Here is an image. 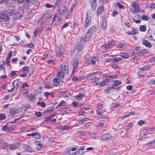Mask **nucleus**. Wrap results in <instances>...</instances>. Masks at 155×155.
I'll return each mask as SVG.
<instances>
[{
  "label": "nucleus",
  "mask_w": 155,
  "mask_h": 155,
  "mask_svg": "<svg viewBox=\"0 0 155 155\" xmlns=\"http://www.w3.org/2000/svg\"><path fill=\"white\" fill-rule=\"evenodd\" d=\"M96 28L95 26H91L87 30L85 36L83 37L86 39V40L89 41L95 32Z\"/></svg>",
  "instance_id": "obj_1"
},
{
  "label": "nucleus",
  "mask_w": 155,
  "mask_h": 155,
  "mask_svg": "<svg viewBox=\"0 0 155 155\" xmlns=\"http://www.w3.org/2000/svg\"><path fill=\"white\" fill-rule=\"evenodd\" d=\"M88 41L86 40V39L83 37H80L78 41V44L76 47L77 50L79 51H81L83 49L84 43Z\"/></svg>",
  "instance_id": "obj_2"
},
{
  "label": "nucleus",
  "mask_w": 155,
  "mask_h": 155,
  "mask_svg": "<svg viewBox=\"0 0 155 155\" xmlns=\"http://www.w3.org/2000/svg\"><path fill=\"white\" fill-rule=\"evenodd\" d=\"M58 70L64 72L66 74H68L69 71L68 64L66 63H63L58 66Z\"/></svg>",
  "instance_id": "obj_3"
},
{
  "label": "nucleus",
  "mask_w": 155,
  "mask_h": 155,
  "mask_svg": "<svg viewBox=\"0 0 155 155\" xmlns=\"http://www.w3.org/2000/svg\"><path fill=\"white\" fill-rule=\"evenodd\" d=\"M92 21L91 15L88 12L86 14V17L85 21L84 22V26L86 28L88 27L91 25Z\"/></svg>",
  "instance_id": "obj_4"
},
{
  "label": "nucleus",
  "mask_w": 155,
  "mask_h": 155,
  "mask_svg": "<svg viewBox=\"0 0 155 155\" xmlns=\"http://www.w3.org/2000/svg\"><path fill=\"white\" fill-rule=\"evenodd\" d=\"M5 14L6 13L4 12L0 11V21L6 22L9 20V18Z\"/></svg>",
  "instance_id": "obj_5"
},
{
  "label": "nucleus",
  "mask_w": 155,
  "mask_h": 155,
  "mask_svg": "<svg viewBox=\"0 0 155 155\" xmlns=\"http://www.w3.org/2000/svg\"><path fill=\"white\" fill-rule=\"evenodd\" d=\"M20 84V81L19 80L16 79L14 81L12 84L13 85V87L11 88L10 90H7V91L9 92H12L15 89L17 90L18 88L19 87V85Z\"/></svg>",
  "instance_id": "obj_6"
},
{
  "label": "nucleus",
  "mask_w": 155,
  "mask_h": 155,
  "mask_svg": "<svg viewBox=\"0 0 155 155\" xmlns=\"http://www.w3.org/2000/svg\"><path fill=\"white\" fill-rule=\"evenodd\" d=\"M132 8H131V12L133 13L139 12L140 10L139 5L136 2H134L132 4Z\"/></svg>",
  "instance_id": "obj_7"
},
{
  "label": "nucleus",
  "mask_w": 155,
  "mask_h": 155,
  "mask_svg": "<svg viewBox=\"0 0 155 155\" xmlns=\"http://www.w3.org/2000/svg\"><path fill=\"white\" fill-rule=\"evenodd\" d=\"M115 44V42L113 41H111L106 44H104L102 45L101 46V48L105 49H108L110 48H111Z\"/></svg>",
  "instance_id": "obj_8"
},
{
  "label": "nucleus",
  "mask_w": 155,
  "mask_h": 155,
  "mask_svg": "<svg viewBox=\"0 0 155 155\" xmlns=\"http://www.w3.org/2000/svg\"><path fill=\"white\" fill-rule=\"evenodd\" d=\"M97 61V59L96 58L92 56L89 57L87 59V62L89 64H94Z\"/></svg>",
  "instance_id": "obj_9"
},
{
  "label": "nucleus",
  "mask_w": 155,
  "mask_h": 155,
  "mask_svg": "<svg viewBox=\"0 0 155 155\" xmlns=\"http://www.w3.org/2000/svg\"><path fill=\"white\" fill-rule=\"evenodd\" d=\"M78 59H75L74 60L73 64V70L72 73V75L74 73V71L78 68Z\"/></svg>",
  "instance_id": "obj_10"
},
{
  "label": "nucleus",
  "mask_w": 155,
  "mask_h": 155,
  "mask_svg": "<svg viewBox=\"0 0 155 155\" xmlns=\"http://www.w3.org/2000/svg\"><path fill=\"white\" fill-rule=\"evenodd\" d=\"M64 72L58 70L56 75L59 78V79H62L64 78Z\"/></svg>",
  "instance_id": "obj_11"
},
{
  "label": "nucleus",
  "mask_w": 155,
  "mask_h": 155,
  "mask_svg": "<svg viewBox=\"0 0 155 155\" xmlns=\"http://www.w3.org/2000/svg\"><path fill=\"white\" fill-rule=\"evenodd\" d=\"M104 5H101L99 6L97 9V16L101 14L104 11Z\"/></svg>",
  "instance_id": "obj_12"
},
{
  "label": "nucleus",
  "mask_w": 155,
  "mask_h": 155,
  "mask_svg": "<svg viewBox=\"0 0 155 155\" xmlns=\"http://www.w3.org/2000/svg\"><path fill=\"white\" fill-rule=\"evenodd\" d=\"M36 94L33 93H30L28 96V100L30 101H33L35 99Z\"/></svg>",
  "instance_id": "obj_13"
},
{
  "label": "nucleus",
  "mask_w": 155,
  "mask_h": 155,
  "mask_svg": "<svg viewBox=\"0 0 155 155\" xmlns=\"http://www.w3.org/2000/svg\"><path fill=\"white\" fill-rule=\"evenodd\" d=\"M142 43L146 47L149 48H150L152 46L151 44L147 40H142Z\"/></svg>",
  "instance_id": "obj_14"
},
{
  "label": "nucleus",
  "mask_w": 155,
  "mask_h": 155,
  "mask_svg": "<svg viewBox=\"0 0 155 155\" xmlns=\"http://www.w3.org/2000/svg\"><path fill=\"white\" fill-rule=\"evenodd\" d=\"M138 30L137 28H133V31H128L127 32V34L130 35H136L138 33Z\"/></svg>",
  "instance_id": "obj_15"
},
{
  "label": "nucleus",
  "mask_w": 155,
  "mask_h": 155,
  "mask_svg": "<svg viewBox=\"0 0 155 155\" xmlns=\"http://www.w3.org/2000/svg\"><path fill=\"white\" fill-rule=\"evenodd\" d=\"M151 131H155V127H152L150 128L148 130H146L144 131V134L147 135V134L150 133Z\"/></svg>",
  "instance_id": "obj_16"
},
{
  "label": "nucleus",
  "mask_w": 155,
  "mask_h": 155,
  "mask_svg": "<svg viewBox=\"0 0 155 155\" xmlns=\"http://www.w3.org/2000/svg\"><path fill=\"white\" fill-rule=\"evenodd\" d=\"M7 12L8 13H7L6 12V14L8 15H15L16 13V12H15V10L14 9L8 10Z\"/></svg>",
  "instance_id": "obj_17"
},
{
  "label": "nucleus",
  "mask_w": 155,
  "mask_h": 155,
  "mask_svg": "<svg viewBox=\"0 0 155 155\" xmlns=\"http://www.w3.org/2000/svg\"><path fill=\"white\" fill-rule=\"evenodd\" d=\"M23 148L25 151H27L28 152H31L32 150L31 147L28 145L24 144L23 146Z\"/></svg>",
  "instance_id": "obj_18"
},
{
  "label": "nucleus",
  "mask_w": 155,
  "mask_h": 155,
  "mask_svg": "<svg viewBox=\"0 0 155 155\" xmlns=\"http://www.w3.org/2000/svg\"><path fill=\"white\" fill-rule=\"evenodd\" d=\"M46 19L45 16H42L38 20V22L39 24L41 25L43 24L46 21Z\"/></svg>",
  "instance_id": "obj_19"
},
{
  "label": "nucleus",
  "mask_w": 155,
  "mask_h": 155,
  "mask_svg": "<svg viewBox=\"0 0 155 155\" xmlns=\"http://www.w3.org/2000/svg\"><path fill=\"white\" fill-rule=\"evenodd\" d=\"M102 140H107L110 138L111 137L108 134H105L101 137Z\"/></svg>",
  "instance_id": "obj_20"
},
{
  "label": "nucleus",
  "mask_w": 155,
  "mask_h": 155,
  "mask_svg": "<svg viewBox=\"0 0 155 155\" xmlns=\"http://www.w3.org/2000/svg\"><path fill=\"white\" fill-rule=\"evenodd\" d=\"M64 18L65 19H68L69 18V17L71 16V14L70 13V12L68 10L66 11L64 13Z\"/></svg>",
  "instance_id": "obj_21"
},
{
  "label": "nucleus",
  "mask_w": 155,
  "mask_h": 155,
  "mask_svg": "<svg viewBox=\"0 0 155 155\" xmlns=\"http://www.w3.org/2000/svg\"><path fill=\"white\" fill-rule=\"evenodd\" d=\"M127 46L126 44H123L121 43H120L117 44V48H122L125 49L126 48Z\"/></svg>",
  "instance_id": "obj_22"
},
{
  "label": "nucleus",
  "mask_w": 155,
  "mask_h": 155,
  "mask_svg": "<svg viewBox=\"0 0 155 155\" xmlns=\"http://www.w3.org/2000/svg\"><path fill=\"white\" fill-rule=\"evenodd\" d=\"M83 79V78H82V76H79L77 77H73L72 79V80L73 81H80Z\"/></svg>",
  "instance_id": "obj_23"
},
{
  "label": "nucleus",
  "mask_w": 155,
  "mask_h": 155,
  "mask_svg": "<svg viewBox=\"0 0 155 155\" xmlns=\"http://www.w3.org/2000/svg\"><path fill=\"white\" fill-rule=\"evenodd\" d=\"M59 79L57 78H54L53 80V83L55 86H58L59 84Z\"/></svg>",
  "instance_id": "obj_24"
},
{
  "label": "nucleus",
  "mask_w": 155,
  "mask_h": 155,
  "mask_svg": "<svg viewBox=\"0 0 155 155\" xmlns=\"http://www.w3.org/2000/svg\"><path fill=\"white\" fill-rule=\"evenodd\" d=\"M70 126H68L67 125H64L61 127H59V130L63 131L65 130H68L71 128Z\"/></svg>",
  "instance_id": "obj_25"
},
{
  "label": "nucleus",
  "mask_w": 155,
  "mask_h": 155,
  "mask_svg": "<svg viewBox=\"0 0 155 155\" xmlns=\"http://www.w3.org/2000/svg\"><path fill=\"white\" fill-rule=\"evenodd\" d=\"M120 55L125 58H127L129 57V55L127 53L125 52H122L120 53Z\"/></svg>",
  "instance_id": "obj_26"
},
{
  "label": "nucleus",
  "mask_w": 155,
  "mask_h": 155,
  "mask_svg": "<svg viewBox=\"0 0 155 155\" xmlns=\"http://www.w3.org/2000/svg\"><path fill=\"white\" fill-rule=\"evenodd\" d=\"M84 97V95L81 93H79L78 95L76 96L77 99L78 100L82 99Z\"/></svg>",
  "instance_id": "obj_27"
},
{
  "label": "nucleus",
  "mask_w": 155,
  "mask_h": 155,
  "mask_svg": "<svg viewBox=\"0 0 155 155\" xmlns=\"http://www.w3.org/2000/svg\"><path fill=\"white\" fill-rule=\"evenodd\" d=\"M64 53V49L62 48L61 47L59 48L58 51V54L59 55H61Z\"/></svg>",
  "instance_id": "obj_28"
},
{
  "label": "nucleus",
  "mask_w": 155,
  "mask_h": 155,
  "mask_svg": "<svg viewBox=\"0 0 155 155\" xmlns=\"http://www.w3.org/2000/svg\"><path fill=\"white\" fill-rule=\"evenodd\" d=\"M6 118V114L4 113L0 114V121L5 119Z\"/></svg>",
  "instance_id": "obj_29"
},
{
  "label": "nucleus",
  "mask_w": 155,
  "mask_h": 155,
  "mask_svg": "<svg viewBox=\"0 0 155 155\" xmlns=\"http://www.w3.org/2000/svg\"><path fill=\"white\" fill-rule=\"evenodd\" d=\"M91 7L92 10L94 11L95 10L97 7V3H91Z\"/></svg>",
  "instance_id": "obj_30"
},
{
  "label": "nucleus",
  "mask_w": 155,
  "mask_h": 155,
  "mask_svg": "<svg viewBox=\"0 0 155 155\" xmlns=\"http://www.w3.org/2000/svg\"><path fill=\"white\" fill-rule=\"evenodd\" d=\"M37 104L38 105L41 106L42 107H45L46 106L45 103L43 101H41V103L39 102H38L37 103Z\"/></svg>",
  "instance_id": "obj_31"
},
{
  "label": "nucleus",
  "mask_w": 155,
  "mask_h": 155,
  "mask_svg": "<svg viewBox=\"0 0 155 155\" xmlns=\"http://www.w3.org/2000/svg\"><path fill=\"white\" fill-rule=\"evenodd\" d=\"M9 148L11 149H15L18 147L15 144L10 145L9 146Z\"/></svg>",
  "instance_id": "obj_32"
},
{
  "label": "nucleus",
  "mask_w": 155,
  "mask_h": 155,
  "mask_svg": "<svg viewBox=\"0 0 155 155\" xmlns=\"http://www.w3.org/2000/svg\"><path fill=\"white\" fill-rule=\"evenodd\" d=\"M140 17L141 18L140 19L146 21H147L149 19L148 17L146 15H143L141 16H140Z\"/></svg>",
  "instance_id": "obj_33"
},
{
  "label": "nucleus",
  "mask_w": 155,
  "mask_h": 155,
  "mask_svg": "<svg viewBox=\"0 0 155 155\" xmlns=\"http://www.w3.org/2000/svg\"><path fill=\"white\" fill-rule=\"evenodd\" d=\"M28 67L27 66H25L23 67L20 70V71L21 72H24L27 71H28Z\"/></svg>",
  "instance_id": "obj_34"
},
{
  "label": "nucleus",
  "mask_w": 155,
  "mask_h": 155,
  "mask_svg": "<svg viewBox=\"0 0 155 155\" xmlns=\"http://www.w3.org/2000/svg\"><path fill=\"white\" fill-rule=\"evenodd\" d=\"M154 145L155 146V139L154 140H153L148 143L147 144H145V145H146L147 147V146L148 145Z\"/></svg>",
  "instance_id": "obj_35"
},
{
  "label": "nucleus",
  "mask_w": 155,
  "mask_h": 155,
  "mask_svg": "<svg viewBox=\"0 0 155 155\" xmlns=\"http://www.w3.org/2000/svg\"><path fill=\"white\" fill-rule=\"evenodd\" d=\"M139 30L140 31L144 32L146 30V26L144 25H141L140 26Z\"/></svg>",
  "instance_id": "obj_36"
},
{
  "label": "nucleus",
  "mask_w": 155,
  "mask_h": 155,
  "mask_svg": "<svg viewBox=\"0 0 155 155\" xmlns=\"http://www.w3.org/2000/svg\"><path fill=\"white\" fill-rule=\"evenodd\" d=\"M150 66H144L143 68H140V70H142L143 71H146L150 69Z\"/></svg>",
  "instance_id": "obj_37"
},
{
  "label": "nucleus",
  "mask_w": 155,
  "mask_h": 155,
  "mask_svg": "<svg viewBox=\"0 0 155 155\" xmlns=\"http://www.w3.org/2000/svg\"><path fill=\"white\" fill-rule=\"evenodd\" d=\"M111 87H112V88L115 89L116 90H118L120 88V86L118 87H117V86L115 84H114L112 85Z\"/></svg>",
  "instance_id": "obj_38"
},
{
  "label": "nucleus",
  "mask_w": 155,
  "mask_h": 155,
  "mask_svg": "<svg viewBox=\"0 0 155 155\" xmlns=\"http://www.w3.org/2000/svg\"><path fill=\"white\" fill-rule=\"evenodd\" d=\"M12 51H10L9 53H8L7 57V58L6 59H8L10 60L11 57L12 56Z\"/></svg>",
  "instance_id": "obj_39"
},
{
  "label": "nucleus",
  "mask_w": 155,
  "mask_h": 155,
  "mask_svg": "<svg viewBox=\"0 0 155 155\" xmlns=\"http://www.w3.org/2000/svg\"><path fill=\"white\" fill-rule=\"evenodd\" d=\"M61 2V1L60 0H56L54 5V8L57 7Z\"/></svg>",
  "instance_id": "obj_40"
},
{
  "label": "nucleus",
  "mask_w": 155,
  "mask_h": 155,
  "mask_svg": "<svg viewBox=\"0 0 155 155\" xmlns=\"http://www.w3.org/2000/svg\"><path fill=\"white\" fill-rule=\"evenodd\" d=\"M29 91L28 89L25 88L23 90V94L24 95H27Z\"/></svg>",
  "instance_id": "obj_41"
},
{
  "label": "nucleus",
  "mask_w": 155,
  "mask_h": 155,
  "mask_svg": "<svg viewBox=\"0 0 155 155\" xmlns=\"http://www.w3.org/2000/svg\"><path fill=\"white\" fill-rule=\"evenodd\" d=\"M113 59L114 60V61H115L116 62H118L122 60V58H114Z\"/></svg>",
  "instance_id": "obj_42"
},
{
  "label": "nucleus",
  "mask_w": 155,
  "mask_h": 155,
  "mask_svg": "<svg viewBox=\"0 0 155 155\" xmlns=\"http://www.w3.org/2000/svg\"><path fill=\"white\" fill-rule=\"evenodd\" d=\"M77 155H83L84 152L80 150H78L77 151H76Z\"/></svg>",
  "instance_id": "obj_43"
},
{
  "label": "nucleus",
  "mask_w": 155,
  "mask_h": 155,
  "mask_svg": "<svg viewBox=\"0 0 155 155\" xmlns=\"http://www.w3.org/2000/svg\"><path fill=\"white\" fill-rule=\"evenodd\" d=\"M35 135L34 136V138L36 139H40L41 138V136L40 134L36 132H35Z\"/></svg>",
  "instance_id": "obj_44"
},
{
  "label": "nucleus",
  "mask_w": 155,
  "mask_h": 155,
  "mask_svg": "<svg viewBox=\"0 0 155 155\" xmlns=\"http://www.w3.org/2000/svg\"><path fill=\"white\" fill-rule=\"evenodd\" d=\"M52 93L49 92H45L44 93V95L46 97H48L50 95H53Z\"/></svg>",
  "instance_id": "obj_45"
},
{
  "label": "nucleus",
  "mask_w": 155,
  "mask_h": 155,
  "mask_svg": "<svg viewBox=\"0 0 155 155\" xmlns=\"http://www.w3.org/2000/svg\"><path fill=\"white\" fill-rule=\"evenodd\" d=\"M70 152H71V150L70 149H67L66 150H65L64 153L66 154V155H69L71 154L70 153Z\"/></svg>",
  "instance_id": "obj_46"
},
{
  "label": "nucleus",
  "mask_w": 155,
  "mask_h": 155,
  "mask_svg": "<svg viewBox=\"0 0 155 155\" xmlns=\"http://www.w3.org/2000/svg\"><path fill=\"white\" fill-rule=\"evenodd\" d=\"M69 24V22H67L65 23L63 26L62 27L61 29H62L63 28H66L68 27Z\"/></svg>",
  "instance_id": "obj_47"
},
{
  "label": "nucleus",
  "mask_w": 155,
  "mask_h": 155,
  "mask_svg": "<svg viewBox=\"0 0 155 155\" xmlns=\"http://www.w3.org/2000/svg\"><path fill=\"white\" fill-rule=\"evenodd\" d=\"M37 1V0H26V3H27L29 2H30L33 4H35Z\"/></svg>",
  "instance_id": "obj_48"
},
{
  "label": "nucleus",
  "mask_w": 155,
  "mask_h": 155,
  "mask_svg": "<svg viewBox=\"0 0 155 155\" xmlns=\"http://www.w3.org/2000/svg\"><path fill=\"white\" fill-rule=\"evenodd\" d=\"M96 126L98 127H104V124L103 123H100L96 124Z\"/></svg>",
  "instance_id": "obj_49"
},
{
  "label": "nucleus",
  "mask_w": 155,
  "mask_h": 155,
  "mask_svg": "<svg viewBox=\"0 0 155 155\" xmlns=\"http://www.w3.org/2000/svg\"><path fill=\"white\" fill-rule=\"evenodd\" d=\"M40 31L39 30H36L34 31L33 33V36L34 37H36L37 36V34L39 33Z\"/></svg>",
  "instance_id": "obj_50"
},
{
  "label": "nucleus",
  "mask_w": 155,
  "mask_h": 155,
  "mask_svg": "<svg viewBox=\"0 0 155 155\" xmlns=\"http://www.w3.org/2000/svg\"><path fill=\"white\" fill-rule=\"evenodd\" d=\"M54 109V106H52L49 107L48 109H47V111L48 112H51L53 111Z\"/></svg>",
  "instance_id": "obj_51"
},
{
  "label": "nucleus",
  "mask_w": 155,
  "mask_h": 155,
  "mask_svg": "<svg viewBox=\"0 0 155 155\" xmlns=\"http://www.w3.org/2000/svg\"><path fill=\"white\" fill-rule=\"evenodd\" d=\"M114 83L117 86V85L121 84V82L120 81L115 80L114 81Z\"/></svg>",
  "instance_id": "obj_52"
},
{
  "label": "nucleus",
  "mask_w": 155,
  "mask_h": 155,
  "mask_svg": "<svg viewBox=\"0 0 155 155\" xmlns=\"http://www.w3.org/2000/svg\"><path fill=\"white\" fill-rule=\"evenodd\" d=\"M18 71H12L11 73V76L12 77H14L17 75V74L16 73V72H17Z\"/></svg>",
  "instance_id": "obj_53"
},
{
  "label": "nucleus",
  "mask_w": 155,
  "mask_h": 155,
  "mask_svg": "<svg viewBox=\"0 0 155 155\" xmlns=\"http://www.w3.org/2000/svg\"><path fill=\"white\" fill-rule=\"evenodd\" d=\"M111 75H106L105 76V78L106 81H110L111 79Z\"/></svg>",
  "instance_id": "obj_54"
},
{
  "label": "nucleus",
  "mask_w": 155,
  "mask_h": 155,
  "mask_svg": "<svg viewBox=\"0 0 155 155\" xmlns=\"http://www.w3.org/2000/svg\"><path fill=\"white\" fill-rule=\"evenodd\" d=\"M16 112V110H11L10 112V115L11 116H13L15 114Z\"/></svg>",
  "instance_id": "obj_55"
},
{
  "label": "nucleus",
  "mask_w": 155,
  "mask_h": 155,
  "mask_svg": "<svg viewBox=\"0 0 155 155\" xmlns=\"http://www.w3.org/2000/svg\"><path fill=\"white\" fill-rule=\"evenodd\" d=\"M106 83V81H102L101 82H100V85L99 87H102L105 85Z\"/></svg>",
  "instance_id": "obj_56"
},
{
  "label": "nucleus",
  "mask_w": 155,
  "mask_h": 155,
  "mask_svg": "<svg viewBox=\"0 0 155 155\" xmlns=\"http://www.w3.org/2000/svg\"><path fill=\"white\" fill-rule=\"evenodd\" d=\"M67 10V8L65 7V8H63V10L61 11V12H60V14L61 15H63L64 14L65 12H66V11Z\"/></svg>",
  "instance_id": "obj_57"
},
{
  "label": "nucleus",
  "mask_w": 155,
  "mask_h": 155,
  "mask_svg": "<svg viewBox=\"0 0 155 155\" xmlns=\"http://www.w3.org/2000/svg\"><path fill=\"white\" fill-rule=\"evenodd\" d=\"M27 87H29V85L27 83H24L22 84V89H24L25 88Z\"/></svg>",
  "instance_id": "obj_58"
},
{
  "label": "nucleus",
  "mask_w": 155,
  "mask_h": 155,
  "mask_svg": "<svg viewBox=\"0 0 155 155\" xmlns=\"http://www.w3.org/2000/svg\"><path fill=\"white\" fill-rule=\"evenodd\" d=\"M141 51L142 54H146L149 53V51H148L147 49H145L143 50L140 51Z\"/></svg>",
  "instance_id": "obj_59"
},
{
  "label": "nucleus",
  "mask_w": 155,
  "mask_h": 155,
  "mask_svg": "<svg viewBox=\"0 0 155 155\" xmlns=\"http://www.w3.org/2000/svg\"><path fill=\"white\" fill-rule=\"evenodd\" d=\"M45 7L48 8H51L54 7L53 5L49 4H46L45 5Z\"/></svg>",
  "instance_id": "obj_60"
},
{
  "label": "nucleus",
  "mask_w": 155,
  "mask_h": 155,
  "mask_svg": "<svg viewBox=\"0 0 155 155\" xmlns=\"http://www.w3.org/2000/svg\"><path fill=\"white\" fill-rule=\"evenodd\" d=\"M147 84L149 85L154 84V80H150L147 82Z\"/></svg>",
  "instance_id": "obj_61"
},
{
  "label": "nucleus",
  "mask_w": 155,
  "mask_h": 155,
  "mask_svg": "<svg viewBox=\"0 0 155 155\" xmlns=\"http://www.w3.org/2000/svg\"><path fill=\"white\" fill-rule=\"evenodd\" d=\"M89 118H82L81 120L80 121L81 122H85L89 120Z\"/></svg>",
  "instance_id": "obj_62"
},
{
  "label": "nucleus",
  "mask_w": 155,
  "mask_h": 155,
  "mask_svg": "<svg viewBox=\"0 0 155 155\" xmlns=\"http://www.w3.org/2000/svg\"><path fill=\"white\" fill-rule=\"evenodd\" d=\"M8 126L6 125H4L2 128V130L3 131H7Z\"/></svg>",
  "instance_id": "obj_63"
},
{
  "label": "nucleus",
  "mask_w": 155,
  "mask_h": 155,
  "mask_svg": "<svg viewBox=\"0 0 155 155\" xmlns=\"http://www.w3.org/2000/svg\"><path fill=\"white\" fill-rule=\"evenodd\" d=\"M119 104L118 103H115L114 104H112V107L113 108H115L119 106Z\"/></svg>",
  "instance_id": "obj_64"
}]
</instances>
